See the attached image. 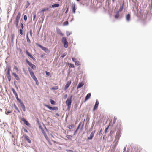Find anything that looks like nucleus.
Wrapping results in <instances>:
<instances>
[{
    "label": "nucleus",
    "instance_id": "15",
    "mask_svg": "<svg viewBox=\"0 0 152 152\" xmlns=\"http://www.w3.org/2000/svg\"><path fill=\"white\" fill-rule=\"evenodd\" d=\"M95 132V131H93L90 134V136L88 138V139H91L93 137L94 133Z\"/></svg>",
    "mask_w": 152,
    "mask_h": 152
},
{
    "label": "nucleus",
    "instance_id": "63",
    "mask_svg": "<svg viewBox=\"0 0 152 152\" xmlns=\"http://www.w3.org/2000/svg\"><path fill=\"white\" fill-rule=\"evenodd\" d=\"M44 10H42V11H44Z\"/></svg>",
    "mask_w": 152,
    "mask_h": 152
},
{
    "label": "nucleus",
    "instance_id": "18",
    "mask_svg": "<svg viewBox=\"0 0 152 152\" xmlns=\"http://www.w3.org/2000/svg\"><path fill=\"white\" fill-rule=\"evenodd\" d=\"M22 121L24 122V124L26 125L29 126L30 125V124L25 119H23Z\"/></svg>",
    "mask_w": 152,
    "mask_h": 152
},
{
    "label": "nucleus",
    "instance_id": "59",
    "mask_svg": "<svg viewBox=\"0 0 152 152\" xmlns=\"http://www.w3.org/2000/svg\"><path fill=\"white\" fill-rule=\"evenodd\" d=\"M72 151L70 150H67V151Z\"/></svg>",
    "mask_w": 152,
    "mask_h": 152
},
{
    "label": "nucleus",
    "instance_id": "53",
    "mask_svg": "<svg viewBox=\"0 0 152 152\" xmlns=\"http://www.w3.org/2000/svg\"><path fill=\"white\" fill-rule=\"evenodd\" d=\"M64 25H66V21L64 22Z\"/></svg>",
    "mask_w": 152,
    "mask_h": 152
},
{
    "label": "nucleus",
    "instance_id": "36",
    "mask_svg": "<svg viewBox=\"0 0 152 152\" xmlns=\"http://www.w3.org/2000/svg\"><path fill=\"white\" fill-rule=\"evenodd\" d=\"M14 107L15 109H16L19 112L20 111L18 109V108L15 104L14 105Z\"/></svg>",
    "mask_w": 152,
    "mask_h": 152
},
{
    "label": "nucleus",
    "instance_id": "61",
    "mask_svg": "<svg viewBox=\"0 0 152 152\" xmlns=\"http://www.w3.org/2000/svg\"><path fill=\"white\" fill-rule=\"evenodd\" d=\"M77 0V1H80V0Z\"/></svg>",
    "mask_w": 152,
    "mask_h": 152
},
{
    "label": "nucleus",
    "instance_id": "57",
    "mask_svg": "<svg viewBox=\"0 0 152 152\" xmlns=\"http://www.w3.org/2000/svg\"><path fill=\"white\" fill-rule=\"evenodd\" d=\"M83 124L82 126V127H81V130H82L83 129Z\"/></svg>",
    "mask_w": 152,
    "mask_h": 152
},
{
    "label": "nucleus",
    "instance_id": "30",
    "mask_svg": "<svg viewBox=\"0 0 152 152\" xmlns=\"http://www.w3.org/2000/svg\"><path fill=\"white\" fill-rule=\"evenodd\" d=\"M117 120V118L115 117H114L113 120V124H115Z\"/></svg>",
    "mask_w": 152,
    "mask_h": 152
},
{
    "label": "nucleus",
    "instance_id": "2",
    "mask_svg": "<svg viewBox=\"0 0 152 152\" xmlns=\"http://www.w3.org/2000/svg\"><path fill=\"white\" fill-rule=\"evenodd\" d=\"M20 16L21 14L19 12L18 13L15 18V23L16 27H17L18 26Z\"/></svg>",
    "mask_w": 152,
    "mask_h": 152
},
{
    "label": "nucleus",
    "instance_id": "52",
    "mask_svg": "<svg viewBox=\"0 0 152 152\" xmlns=\"http://www.w3.org/2000/svg\"><path fill=\"white\" fill-rule=\"evenodd\" d=\"M72 60L73 61H75V59L73 58H72Z\"/></svg>",
    "mask_w": 152,
    "mask_h": 152
},
{
    "label": "nucleus",
    "instance_id": "14",
    "mask_svg": "<svg viewBox=\"0 0 152 152\" xmlns=\"http://www.w3.org/2000/svg\"><path fill=\"white\" fill-rule=\"evenodd\" d=\"M91 96V94L90 93L88 94L86 97L85 102L87 100L89 99L90 98Z\"/></svg>",
    "mask_w": 152,
    "mask_h": 152
},
{
    "label": "nucleus",
    "instance_id": "40",
    "mask_svg": "<svg viewBox=\"0 0 152 152\" xmlns=\"http://www.w3.org/2000/svg\"><path fill=\"white\" fill-rule=\"evenodd\" d=\"M72 10H75V4H72Z\"/></svg>",
    "mask_w": 152,
    "mask_h": 152
},
{
    "label": "nucleus",
    "instance_id": "34",
    "mask_svg": "<svg viewBox=\"0 0 152 152\" xmlns=\"http://www.w3.org/2000/svg\"><path fill=\"white\" fill-rule=\"evenodd\" d=\"M81 123L80 122L79 123L78 127H77V129H76V131H75V132H76L78 130V129H79V127H80V125H81Z\"/></svg>",
    "mask_w": 152,
    "mask_h": 152
},
{
    "label": "nucleus",
    "instance_id": "16",
    "mask_svg": "<svg viewBox=\"0 0 152 152\" xmlns=\"http://www.w3.org/2000/svg\"><path fill=\"white\" fill-rule=\"evenodd\" d=\"M84 83L83 82H80L77 86V88L78 89L81 88L83 86Z\"/></svg>",
    "mask_w": 152,
    "mask_h": 152
},
{
    "label": "nucleus",
    "instance_id": "46",
    "mask_svg": "<svg viewBox=\"0 0 152 152\" xmlns=\"http://www.w3.org/2000/svg\"><path fill=\"white\" fill-rule=\"evenodd\" d=\"M36 16V14H34L33 15V20H34V19H35Z\"/></svg>",
    "mask_w": 152,
    "mask_h": 152
},
{
    "label": "nucleus",
    "instance_id": "3",
    "mask_svg": "<svg viewBox=\"0 0 152 152\" xmlns=\"http://www.w3.org/2000/svg\"><path fill=\"white\" fill-rule=\"evenodd\" d=\"M26 61L27 63L33 69H36V66L32 64L27 59H26Z\"/></svg>",
    "mask_w": 152,
    "mask_h": 152
},
{
    "label": "nucleus",
    "instance_id": "11",
    "mask_svg": "<svg viewBox=\"0 0 152 152\" xmlns=\"http://www.w3.org/2000/svg\"><path fill=\"white\" fill-rule=\"evenodd\" d=\"M62 42H63L64 44V47L66 48V39L65 37H63L62 39Z\"/></svg>",
    "mask_w": 152,
    "mask_h": 152
},
{
    "label": "nucleus",
    "instance_id": "27",
    "mask_svg": "<svg viewBox=\"0 0 152 152\" xmlns=\"http://www.w3.org/2000/svg\"><path fill=\"white\" fill-rule=\"evenodd\" d=\"M118 12L116 14V15H115V18L116 19H117L119 17V13H118Z\"/></svg>",
    "mask_w": 152,
    "mask_h": 152
},
{
    "label": "nucleus",
    "instance_id": "33",
    "mask_svg": "<svg viewBox=\"0 0 152 152\" xmlns=\"http://www.w3.org/2000/svg\"><path fill=\"white\" fill-rule=\"evenodd\" d=\"M7 78L9 81L11 80V76L10 75H7Z\"/></svg>",
    "mask_w": 152,
    "mask_h": 152
},
{
    "label": "nucleus",
    "instance_id": "25",
    "mask_svg": "<svg viewBox=\"0 0 152 152\" xmlns=\"http://www.w3.org/2000/svg\"><path fill=\"white\" fill-rule=\"evenodd\" d=\"M120 131H118L117 133H116V138H117L118 137H119V136H120Z\"/></svg>",
    "mask_w": 152,
    "mask_h": 152
},
{
    "label": "nucleus",
    "instance_id": "49",
    "mask_svg": "<svg viewBox=\"0 0 152 152\" xmlns=\"http://www.w3.org/2000/svg\"><path fill=\"white\" fill-rule=\"evenodd\" d=\"M66 55L63 54L61 56L62 58H63Z\"/></svg>",
    "mask_w": 152,
    "mask_h": 152
},
{
    "label": "nucleus",
    "instance_id": "19",
    "mask_svg": "<svg viewBox=\"0 0 152 152\" xmlns=\"http://www.w3.org/2000/svg\"><path fill=\"white\" fill-rule=\"evenodd\" d=\"M30 4L28 1H27L26 3V4L25 6V8H27L29 6Z\"/></svg>",
    "mask_w": 152,
    "mask_h": 152
},
{
    "label": "nucleus",
    "instance_id": "13",
    "mask_svg": "<svg viewBox=\"0 0 152 152\" xmlns=\"http://www.w3.org/2000/svg\"><path fill=\"white\" fill-rule=\"evenodd\" d=\"M24 137L25 139H26V140L27 141V142H29V143L31 142V140L30 139L29 137L28 136H27L26 135H25L24 136Z\"/></svg>",
    "mask_w": 152,
    "mask_h": 152
},
{
    "label": "nucleus",
    "instance_id": "54",
    "mask_svg": "<svg viewBox=\"0 0 152 152\" xmlns=\"http://www.w3.org/2000/svg\"><path fill=\"white\" fill-rule=\"evenodd\" d=\"M24 131H25L26 132H28L27 130L26 129H24Z\"/></svg>",
    "mask_w": 152,
    "mask_h": 152
},
{
    "label": "nucleus",
    "instance_id": "8",
    "mask_svg": "<svg viewBox=\"0 0 152 152\" xmlns=\"http://www.w3.org/2000/svg\"><path fill=\"white\" fill-rule=\"evenodd\" d=\"M99 102L98 100H96L95 104V105L94 107L93 110L94 111L98 107Z\"/></svg>",
    "mask_w": 152,
    "mask_h": 152
},
{
    "label": "nucleus",
    "instance_id": "50",
    "mask_svg": "<svg viewBox=\"0 0 152 152\" xmlns=\"http://www.w3.org/2000/svg\"><path fill=\"white\" fill-rule=\"evenodd\" d=\"M75 65H79V62H75Z\"/></svg>",
    "mask_w": 152,
    "mask_h": 152
},
{
    "label": "nucleus",
    "instance_id": "9",
    "mask_svg": "<svg viewBox=\"0 0 152 152\" xmlns=\"http://www.w3.org/2000/svg\"><path fill=\"white\" fill-rule=\"evenodd\" d=\"M26 54L30 57L31 59H32L34 61L35 60V58L33 56L31 55L30 53L27 51H26Z\"/></svg>",
    "mask_w": 152,
    "mask_h": 152
},
{
    "label": "nucleus",
    "instance_id": "64",
    "mask_svg": "<svg viewBox=\"0 0 152 152\" xmlns=\"http://www.w3.org/2000/svg\"><path fill=\"white\" fill-rule=\"evenodd\" d=\"M65 103L66 104V101L65 102Z\"/></svg>",
    "mask_w": 152,
    "mask_h": 152
},
{
    "label": "nucleus",
    "instance_id": "10",
    "mask_svg": "<svg viewBox=\"0 0 152 152\" xmlns=\"http://www.w3.org/2000/svg\"><path fill=\"white\" fill-rule=\"evenodd\" d=\"M20 104L23 110L25 111H26V107L23 102L22 101H20Z\"/></svg>",
    "mask_w": 152,
    "mask_h": 152
},
{
    "label": "nucleus",
    "instance_id": "1",
    "mask_svg": "<svg viewBox=\"0 0 152 152\" xmlns=\"http://www.w3.org/2000/svg\"><path fill=\"white\" fill-rule=\"evenodd\" d=\"M28 71H29L31 77L35 81V82L36 84L37 85H38L39 84L38 81L35 77L34 74L32 70L30 69V68H28Z\"/></svg>",
    "mask_w": 152,
    "mask_h": 152
},
{
    "label": "nucleus",
    "instance_id": "28",
    "mask_svg": "<svg viewBox=\"0 0 152 152\" xmlns=\"http://www.w3.org/2000/svg\"><path fill=\"white\" fill-rule=\"evenodd\" d=\"M11 112V111H9L8 110H7V109H6L5 114H6L8 115L9 113H10Z\"/></svg>",
    "mask_w": 152,
    "mask_h": 152
},
{
    "label": "nucleus",
    "instance_id": "17",
    "mask_svg": "<svg viewBox=\"0 0 152 152\" xmlns=\"http://www.w3.org/2000/svg\"><path fill=\"white\" fill-rule=\"evenodd\" d=\"M126 20L127 21H129V20H130V15L129 14H128L126 15Z\"/></svg>",
    "mask_w": 152,
    "mask_h": 152
},
{
    "label": "nucleus",
    "instance_id": "6",
    "mask_svg": "<svg viewBox=\"0 0 152 152\" xmlns=\"http://www.w3.org/2000/svg\"><path fill=\"white\" fill-rule=\"evenodd\" d=\"M38 45L39 47L41 48L42 50L44 51L45 52H47L49 51V50L47 48H45L44 47L42 46L41 45H40L39 44H38Z\"/></svg>",
    "mask_w": 152,
    "mask_h": 152
},
{
    "label": "nucleus",
    "instance_id": "5",
    "mask_svg": "<svg viewBox=\"0 0 152 152\" xmlns=\"http://www.w3.org/2000/svg\"><path fill=\"white\" fill-rule=\"evenodd\" d=\"M117 141L115 142V141H114L113 142V144L112 147V151L113 152H114L115 150L116 147L117 145Z\"/></svg>",
    "mask_w": 152,
    "mask_h": 152
},
{
    "label": "nucleus",
    "instance_id": "24",
    "mask_svg": "<svg viewBox=\"0 0 152 152\" xmlns=\"http://www.w3.org/2000/svg\"><path fill=\"white\" fill-rule=\"evenodd\" d=\"M11 42H13L14 39L15 37L14 34H11Z\"/></svg>",
    "mask_w": 152,
    "mask_h": 152
},
{
    "label": "nucleus",
    "instance_id": "44",
    "mask_svg": "<svg viewBox=\"0 0 152 152\" xmlns=\"http://www.w3.org/2000/svg\"><path fill=\"white\" fill-rule=\"evenodd\" d=\"M21 28L22 29H23V28H24V26H23V23H21Z\"/></svg>",
    "mask_w": 152,
    "mask_h": 152
},
{
    "label": "nucleus",
    "instance_id": "26",
    "mask_svg": "<svg viewBox=\"0 0 152 152\" xmlns=\"http://www.w3.org/2000/svg\"><path fill=\"white\" fill-rule=\"evenodd\" d=\"M57 32L58 34H60V35H61L62 36H63V35L62 34L61 32V31L59 29L57 30Z\"/></svg>",
    "mask_w": 152,
    "mask_h": 152
},
{
    "label": "nucleus",
    "instance_id": "35",
    "mask_svg": "<svg viewBox=\"0 0 152 152\" xmlns=\"http://www.w3.org/2000/svg\"><path fill=\"white\" fill-rule=\"evenodd\" d=\"M15 97L17 100V101L20 103V101H21L20 99H19L18 98V95H17V96H15Z\"/></svg>",
    "mask_w": 152,
    "mask_h": 152
},
{
    "label": "nucleus",
    "instance_id": "41",
    "mask_svg": "<svg viewBox=\"0 0 152 152\" xmlns=\"http://www.w3.org/2000/svg\"><path fill=\"white\" fill-rule=\"evenodd\" d=\"M24 19L25 21H26L27 19V16L26 15H24Z\"/></svg>",
    "mask_w": 152,
    "mask_h": 152
},
{
    "label": "nucleus",
    "instance_id": "51",
    "mask_svg": "<svg viewBox=\"0 0 152 152\" xmlns=\"http://www.w3.org/2000/svg\"><path fill=\"white\" fill-rule=\"evenodd\" d=\"M70 34H71V33H68L67 32V36L69 35Z\"/></svg>",
    "mask_w": 152,
    "mask_h": 152
},
{
    "label": "nucleus",
    "instance_id": "22",
    "mask_svg": "<svg viewBox=\"0 0 152 152\" xmlns=\"http://www.w3.org/2000/svg\"><path fill=\"white\" fill-rule=\"evenodd\" d=\"M59 6V4H55L52 5L51 7L53 8L56 7H58Z\"/></svg>",
    "mask_w": 152,
    "mask_h": 152
},
{
    "label": "nucleus",
    "instance_id": "47",
    "mask_svg": "<svg viewBox=\"0 0 152 152\" xmlns=\"http://www.w3.org/2000/svg\"><path fill=\"white\" fill-rule=\"evenodd\" d=\"M113 133V131H111L110 132V136H111V135H112Z\"/></svg>",
    "mask_w": 152,
    "mask_h": 152
},
{
    "label": "nucleus",
    "instance_id": "20",
    "mask_svg": "<svg viewBox=\"0 0 152 152\" xmlns=\"http://www.w3.org/2000/svg\"><path fill=\"white\" fill-rule=\"evenodd\" d=\"M26 36V39H27V42H28L29 43H30L31 42V41H30V40L28 38V33H27V34Z\"/></svg>",
    "mask_w": 152,
    "mask_h": 152
},
{
    "label": "nucleus",
    "instance_id": "4",
    "mask_svg": "<svg viewBox=\"0 0 152 152\" xmlns=\"http://www.w3.org/2000/svg\"><path fill=\"white\" fill-rule=\"evenodd\" d=\"M44 105L47 108L51 110H58V108L57 107H50V106L47 105L46 104H44Z\"/></svg>",
    "mask_w": 152,
    "mask_h": 152
},
{
    "label": "nucleus",
    "instance_id": "62",
    "mask_svg": "<svg viewBox=\"0 0 152 152\" xmlns=\"http://www.w3.org/2000/svg\"><path fill=\"white\" fill-rule=\"evenodd\" d=\"M65 13H66V11L65 12Z\"/></svg>",
    "mask_w": 152,
    "mask_h": 152
},
{
    "label": "nucleus",
    "instance_id": "55",
    "mask_svg": "<svg viewBox=\"0 0 152 152\" xmlns=\"http://www.w3.org/2000/svg\"><path fill=\"white\" fill-rule=\"evenodd\" d=\"M66 85L65 86V89L66 90Z\"/></svg>",
    "mask_w": 152,
    "mask_h": 152
},
{
    "label": "nucleus",
    "instance_id": "21",
    "mask_svg": "<svg viewBox=\"0 0 152 152\" xmlns=\"http://www.w3.org/2000/svg\"><path fill=\"white\" fill-rule=\"evenodd\" d=\"M58 89V86H56L53 87L51 88V90H56Z\"/></svg>",
    "mask_w": 152,
    "mask_h": 152
},
{
    "label": "nucleus",
    "instance_id": "45",
    "mask_svg": "<svg viewBox=\"0 0 152 152\" xmlns=\"http://www.w3.org/2000/svg\"><path fill=\"white\" fill-rule=\"evenodd\" d=\"M71 83L70 82H68L67 83V88L69 86V84Z\"/></svg>",
    "mask_w": 152,
    "mask_h": 152
},
{
    "label": "nucleus",
    "instance_id": "29",
    "mask_svg": "<svg viewBox=\"0 0 152 152\" xmlns=\"http://www.w3.org/2000/svg\"><path fill=\"white\" fill-rule=\"evenodd\" d=\"M50 103L52 104H54L55 103V102L51 99L50 100Z\"/></svg>",
    "mask_w": 152,
    "mask_h": 152
},
{
    "label": "nucleus",
    "instance_id": "37",
    "mask_svg": "<svg viewBox=\"0 0 152 152\" xmlns=\"http://www.w3.org/2000/svg\"><path fill=\"white\" fill-rule=\"evenodd\" d=\"M7 75H10V70L9 69H8V70L7 72Z\"/></svg>",
    "mask_w": 152,
    "mask_h": 152
},
{
    "label": "nucleus",
    "instance_id": "43",
    "mask_svg": "<svg viewBox=\"0 0 152 152\" xmlns=\"http://www.w3.org/2000/svg\"><path fill=\"white\" fill-rule=\"evenodd\" d=\"M108 129V127H107L105 129L104 132L105 133H106Z\"/></svg>",
    "mask_w": 152,
    "mask_h": 152
},
{
    "label": "nucleus",
    "instance_id": "12",
    "mask_svg": "<svg viewBox=\"0 0 152 152\" xmlns=\"http://www.w3.org/2000/svg\"><path fill=\"white\" fill-rule=\"evenodd\" d=\"M12 75L15 77V78L17 80H20L18 76L15 73L13 72L12 73Z\"/></svg>",
    "mask_w": 152,
    "mask_h": 152
},
{
    "label": "nucleus",
    "instance_id": "32",
    "mask_svg": "<svg viewBox=\"0 0 152 152\" xmlns=\"http://www.w3.org/2000/svg\"><path fill=\"white\" fill-rule=\"evenodd\" d=\"M74 127L73 125L71 124L70 125H69L68 126V128L70 129H72Z\"/></svg>",
    "mask_w": 152,
    "mask_h": 152
},
{
    "label": "nucleus",
    "instance_id": "58",
    "mask_svg": "<svg viewBox=\"0 0 152 152\" xmlns=\"http://www.w3.org/2000/svg\"><path fill=\"white\" fill-rule=\"evenodd\" d=\"M115 0H112V1L113 2H114Z\"/></svg>",
    "mask_w": 152,
    "mask_h": 152
},
{
    "label": "nucleus",
    "instance_id": "39",
    "mask_svg": "<svg viewBox=\"0 0 152 152\" xmlns=\"http://www.w3.org/2000/svg\"><path fill=\"white\" fill-rule=\"evenodd\" d=\"M20 33L21 35L23 34V29H20Z\"/></svg>",
    "mask_w": 152,
    "mask_h": 152
},
{
    "label": "nucleus",
    "instance_id": "31",
    "mask_svg": "<svg viewBox=\"0 0 152 152\" xmlns=\"http://www.w3.org/2000/svg\"><path fill=\"white\" fill-rule=\"evenodd\" d=\"M68 64L69 65V67L74 68V66L73 64Z\"/></svg>",
    "mask_w": 152,
    "mask_h": 152
},
{
    "label": "nucleus",
    "instance_id": "60",
    "mask_svg": "<svg viewBox=\"0 0 152 152\" xmlns=\"http://www.w3.org/2000/svg\"><path fill=\"white\" fill-rule=\"evenodd\" d=\"M122 8H121L119 10H122Z\"/></svg>",
    "mask_w": 152,
    "mask_h": 152
},
{
    "label": "nucleus",
    "instance_id": "42",
    "mask_svg": "<svg viewBox=\"0 0 152 152\" xmlns=\"http://www.w3.org/2000/svg\"><path fill=\"white\" fill-rule=\"evenodd\" d=\"M46 73L47 75L49 76L50 75V72H48L46 71Z\"/></svg>",
    "mask_w": 152,
    "mask_h": 152
},
{
    "label": "nucleus",
    "instance_id": "7",
    "mask_svg": "<svg viewBox=\"0 0 152 152\" xmlns=\"http://www.w3.org/2000/svg\"><path fill=\"white\" fill-rule=\"evenodd\" d=\"M72 102L71 99H67V106H68V108L67 109L68 110H70V105L71 104Z\"/></svg>",
    "mask_w": 152,
    "mask_h": 152
},
{
    "label": "nucleus",
    "instance_id": "48",
    "mask_svg": "<svg viewBox=\"0 0 152 152\" xmlns=\"http://www.w3.org/2000/svg\"><path fill=\"white\" fill-rule=\"evenodd\" d=\"M32 30H31L30 31V35L31 36H32Z\"/></svg>",
    "mask_w": 152,
    "mask_h": 152
},
{
    "label": "nucleus",
    "instance_id": "23",
    "mask_svg": "<svg viewBox=\"0 0 152 152\" xmlns=\"http://www.w3.org/2000/svg\"><path fill=\"white\" fill-rule=\"evenodd\" d=\"M12 91L13 94L15 95V96H17V95H18V94H17V92L15 90L14 88H12Z\"/></svg>",
    "mask_w": 152,
    "mask_h": 152
},
{
    "label": "nucleus",
    "instance_id": "38",
    "mask_svg": "<svg viewBox=\"0 0 152 152\" xmlns=\"http://www.w3.org/2000/svg\"><path fill=\"white\" fill-rule=\"evenodd\" d=\"M14 69H15V70L17 72L18 71H19L18 69V68H17V67L16 66H14Z\"/></svg>",
    "mask_w": 152,
    "mask_h": 152
},
{
    "label": "nucleus",
    "instance_id": "56",
    "mask_svg": "<svg viewBox=\"0 0 152 152\" xmlns=\"http://www.w3.org/2000/svg\"><path fill=\"white\" fill-rule=\"evenodd\" d=\"M75 10H73V13H75Z\"/></svg>",
    "mask_w": 152,
    "mask_h": 152
}]
</instances>
